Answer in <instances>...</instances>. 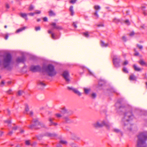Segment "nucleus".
<instances>
[{"mask_svg": "<svg viewBox=\"0 0 147 147\" xmlns=\"http://www.w3.org/2000/svg\"><path fill=\"white\" fill-rule=\"evenodd\" d=\"M43 20L44 21L47 22L48 20V19L47 17H45L43 18Z\"/></svg>", "mask_w": 147, "mask_h": 147, "instance_id": "58836bf2", "label": "nucleus"}, {"mask_svg": "<svg viewBox=\"0 0 147 147\" xmlns=\"http://www.w3.org/2000/svg\"><path fill=\"white\" fill-rule=\"evenodd\" d=\"M89 72L90 73V74H91V75H93V73L91 71H90V70H89Z\"/></svg>", "mask_w": 147, "mask_h": 147, "instance_id": "0e129e2a", "label": "nucleus"}, {"mask_svg": "<svg viewBox=\"0 0 147 147\" xmlns=\"http://www.w3.org/2000/svg\"><path fill=\"white\" fill-rule=\"evenodd\" d=\"M5 7L7 9H9V8L10 6L9 4L8 3H6L5 4Z\"/></svg>", "mask_w": 147, "mask_h": 147, "instance_id": "4c0bfd02", "label": "nucleus"}, {"mask_svg": "<svg viewBox=\"0 0 147 147\" xmlns=\"http://www.w3.org/2000/svg\"><path fill=\"white\" fill-rule=\"evenodd\" d=\"M42 72L46 73L50 77L54 76L57 74L54 66L51 64H49L44 67L42 69Z\"/></svg>", "mask_w": 147, "mask_h": 147, "instance_id": "7ed1b4c3", "label": "nucleus"}, {"mask_svg": "<svg viewBox=\"0 0 147 147\" xmlns=\"http://www.w3.org/2000/svg\"><path fill=\"white\" fill-rule=\"evenodd\" d=\"M82 34L86 37H88L89 36V35L88 32H84Z\"/></svg>", "mask_w": 147, "mask_h": 147, "instance_id": "4be33fe9", "label": "nucleus"}, {"mask_svg": "<svg viewBox=\"0 0 147 147\" xmlns=\"http://www.w3.org/2000/svg\"><path fill=\"white\" fill-rule=\"evenodd\" d=\"M33 121L34 123H36L38 122V121L36 119H34L33 120Z\"/></svg>", "mask_w": 147, "mask_h": 147, "instance_id": "4d7b16f0", "label": "nucleus"}, {"mask_svg": "<svg viewBox=\"0 0 147 147\" xmlns=\"http://www.w3.org/2000/svg\"><path fill=\"white\" fill-rule=\"evenodd\" d=\"M49 15L51 16H53L55 15V14L53 11L51 10L49 12Z\"/></svg>", "mask_w": 147, "mask_h": 147, "instance_id": "aec40b11", "label": "nucleus"}, {"mask_svg": "<svg viewBox=\"0 0 147 147\" xmlns=\"http://www.w3.org/2000/svg\"><path fill=\"white\" fill-rule=\"evenodd\" d=\"M7 111L8 113L9 114L10 113V111L9 110H7Z\"/></svg>", "mask_w": 147, "mask_h": 147, "instance_id": "69168bd1", "label": "nucleus"}, {"mask_svg": "<svg viewBox=\"0 0 147 147\" xmlns=\"http://www.w3.org/2000/svg\"><path fill=\"white\" fill-rule=\"evenodd\" d=\"M23 93V91L20 90L18 91L17 92L18 95L19 96H21Z\"/></svg>", "mask_w": 147, "mask_h": 147, "instance_id": "5701e85b", "label": "nucleus"}, {"mask_svg": "<svg viewBox=\"0 0 147 147\" xmlns=\"http://www.w3.org/2000/svg\"><path fill=\"white\" fill-rule=\"evenodd\" d=\"M94 8L95 10L94 14L97 18H98L99 17V15L98 14V12L100 10V7L99 5H95Z\"/></svg>", "mask_w": 147, "mask_h": 147, "instance_id": "6e6552de", "label": "nucleus"}, {"mask_svg": "<svg viewBox=\"0 0 147 147\" xmlns=\"http://www.w3.org/2000/svg\"><path fill=\"white\" fill-rule=\"evenodd\" d=\"M73 92L79 96H80L82 95L81 93L76 88H75Z\"/></svg>", "mask_w": 147, "mask_h": 147, "instance_id": "f8f14e48", "label": "nucleus"}, {"mask_svg": "<svg viewBox=\"0 0 147 147\" xmlns=\"http://www.w3.org/2000/svg\"><path fill=\"white\" fill-rule=\"evenodd\" d=\"M71 14L72 16H73L74 15V11H71Z\"/></svg>", "mask_w": 147, "mask_h": 147, "instance_id": "6e6d98bb", "label": "nucleus"}, {"mask_svg": "<svg viewBox=\"0 0 147 147\" xmlns=\"http://www.w3.org/2000/svg\"><path fill=\"white\" fill-rule=\"evenodd\" d=\"M39 84L42 87H45V84L42 82H40L39 83Z\"/></svg>", "mask_w": 147, "mask_h": 147, "instance_id": "bb28decb", "label": "nucleus"}, {"mask_svg": "<svg viewBox=\"0 0 147 147\" xmlns=\"http://www.w3.org/2000/svg\"><path fill=\"white\" fill-rule=\"evenodd\" d=\"M8 38V36L7 35H6L5 36V39H6V40H7Z\"/></svg>", "mask_w": 147, "mask_h": 147, "instance_id": "bf43d9fd", "label": "nucleus"}, {"mask_svg": "<svg viewBox=\"0 0 147 147\" xmlns=\"http://www.w3.org/2000/svg\"><path fill=\"white\" fill-rule=\"evenodd\" d=\"M35 14H40L41 13V11L39 10H37L36 11L34 12Z\"/></svg>", "mask_w": 147, "mask_h": 147, "instance_id": "37998d69", "label": "nucleus"}, {"mask_svg": "<svg viewBox=\"0 0 147 147\" xmlns=\"http://www.w3.org/2000/svg\"><path fill=\"white\" fill-rule=\"evenodd\" d=\"M34 14H35L34 13H29L28 14V15H29L30 16H33L34 15Z\"/></svg>", "mask_w": 147, "mask_h": 147, "instance_id": "a19ab883", "label": "nucleus"}, {"mask_svg": "<svg viewBox=\"0 0 147 147\" xmlns=\"http://www.w3.org/2000/svg\"><path fill=\"white\" fill-rule=\"evenodd\" d=\"M51 25L53 27L54 29H56L59 30H61L62 29V28L61 27L57 26L55 23H52L51 24Z\"/></svg>", "mask_w": 147, "mask_h": 147, "instance_id": "1a4fd4ad", "label": "nucleus"}, {"mask_svg": "<svg viewBox=\"0 0 147 147\" xmlns=\"http://www.w3.org/2000/svg\"><path fill=\"white\" fill-rule=\"evenodd\" d=\"M23 59L22 58H18L16 60V62L17 63H20L23 62Z\"/></svg>", "mask_w": 147, "mask_h": 147, "instance_id": "412c9836", "label": "nucleus"}, {"mask_svg": "<svg viewBox=\"0 0 147 147\" xmlns=\"http://www.w3.org/2000/svg\"><path fill=\"white\" fill-rule=\"evenodd\" d=\"M12 131H11V132H10L9 133V134H12Z\"/></svg>", "mask_w": 147, "mask_h": 147, "instance_id": "774afa93", "label": "nucleus"}, {"mask_svg": "<svg viewBox=\"0 0 147 147\" xmlns=\"http://www.w3.org/2000/svg\"><path fill=\"white\" fill-rule=\"evenodd\" d=\"M141 27H142V28L144 29L145 28V26L144 25H143L142 26H141Z\"/></svg>", "mask_w": 147, "mask_h": 147, "instance_id": "e2e57ef3", "label": "nucleus"}, {"mask_svg": "<svg viewBox=\"0 0 147 147\" xmlns=\"http://www.w3.org/2000/svg\"><path fill=\"white\" fill-rule=\"evenodd\" d=\"M62 75L66 81L69 82L70 79L69 78V75L68 72L67 71H65L63 72Z\"/></svg>", "mask_w": 147, "mask_h": 147, "instance_id": "0eeeda50", "label": "nucleus"}, {"mask_svg": "<svg viewBox=\"0 0 147 147\" xmlns=\"http://www.w3.org/2000/svg\"><path fill=\"white\" fill-rule=\"evenodd\" d=\"M65 119L66 121H68L69 120V119L67 117H65Z\"/></svg>", "mask_w": 147, "mask_h": 147, "instance_id": "680f3d73", "label": "nucleus"}, {"mask_svg": "<svg viewBox=\"0 0 147 147\" xmlns=\"http://www.w3.org/2000/svg\"><path fill=\"white\" fill-rule=\"evenodd\" d=\"M125 23H127V24L128 25H129L130 24V23L129 21V20H125Z\"/></svg>", "mask_w": 147, "mask_h": 147, "instance_id": "a18cd8bd", "label": "nucleus"}, {"mask_svg": "<svg viewBox=\"0 0 147 147\" xmlns=\"http://www.w3.org/2000/svg\"><path fill=\"white\" fill-rule=\"evenodd\" d=\"M11 59V56L9 54H7L1 57L0 59V68L2 69L3 67L6 68H8L10 64Z\"/></svg>", "mask_w": 147, "mask_h": 147, "instance_id": "f03ea898", "label": "nucleus"}, {"mask_svg": "<svg viewBox=\"0 0 147 147\" xmlns=\"http://www.w3.org/2000/svg\"><path fill=\"white\" fill-rule=\"evenodd\" d=\"M134 32H131V33H130L129 34V36H132L133 35H134Z\"/></svg>", "mask_w": 147, "mask_h": 147, "instance_id": "c03bdc74", "label": "nucleus"}, {"mask_svg": "<svg viewBox=\"0 0 147 147\" xmlns=\"http://www.w3.org/2000/svg\"><path fill=\"white\" fill-rule=\"evenodd\" d=\"M136 79V76L134 75H131L130 76L129 79L132 80H135Z\"/></svg>", "mask_w": 147, "mask_h": 147, "instance_id": "f3484780", "label": "nucleus"}, {"mask_svg": "<svg viewBox=\"0 0 147 147\" xmlns=\"http://www.w3.org/2000/svg\"><path fill=\"white\" fill-rule=\"evenodd\" d=\"M20 130V132L23 133L24 132V131L22 129L20 128H19Z\"/></svg>", "mask_w": 147, "mask_h": 147, "instance_id": "13d9d810", "label": "nucleus"}, {"mask_svg": "<svg viewBox=\"0 0 147 147\" xmlns=\"http://www.w3.org/2000/svg\"><path fill=\"white\" fill-rule=\"evenodd\" d=\"M147 132L140 134L138 136L136 147H147Z\"/></svg>", "mask_w": 147, "mask_h": 147, "instance_id": "f257e3e1", "label": "nucleus"}, {"mask_svg": "<svg viewBox=\"0 0 147 147\" xmlns=\"http://www.w3.org/2000/svg\"><path fill=\"white\" fill-rule=\"evenodd\" d=\"M26 144V145H29L30 144V141L29 140H26L25 142Z\"/></svg>", "mask_w": 147, "mask_h": 147, "instance_id": "72a5a7b5", "label": "nucleus"}, {"mask_svg": "<svg viewBox=\"0 0 147 147\" xmlns=\"http://www.w3.org/2000/svg\"><path fill=\"white\" fill-rule=\"evenodd\" d=\"M11 90H9L7 91V93L9 94H11Z\"/></svg>", "mask_w": 147, "mask_h": 147, "instance_id": "864d4df0", "label": "nucleus"}, {"mask_svg": "<svg viewBox=\"0 0 147 147\" xmlns=\"http://www.w3.org/2000/svg\"><path fill=\"white\" fill-rule=\"evenodd\" d=\"M26 28V26L23 27L22 28H20L18 29L16 31V33H18L21 31H22L23 30H24Z\"/></svg>", "mask_w": 147, "mask_h": 147, "instance_id": "dca6fc26", "label": "nucleus"}, {"mask_svg": "<svg viewBox=\"0 0 147 147\" xmlns=\"http://www.w3.org/2000/svg\"><path fill=\"white\" fill-rule=\"evenodd\" d=\"M34 9V7L32 5H31L29 7V10L30 11H32Z\"/></svg>", "mask_w": 147, "mask_h": 147, "instance_id": "c85d7f7f", "label": "nucleus"}, {"mask_svg": "<svg viewBox=\"0 0 147 147\" xmlns=\"http://www.w3.org/2000/svg\"><path fill=\"white\" fill-rule=\"evenodd\" d=\"M23 18L26 17V20H27V18H26L27 15L25 13H21L19 14Z\"/></svg>", "mask_w": 147, "mask_h": 147, "instance_id": "a211bd4d", "label": "nucleus"}, {"mask_svg": "<svg viewBox=\"0 0 147 147\" xmlns=\"http://www.w3.org/2000/svg\"><path fill=\"white\" fill-rule=\"evenodd\" d=\"M51 37L52 38L54 39H55L56 38L55 36V34L54 33H52L51 34Z\"/></svg>", "mask_w": 147, "mask_h": 147, "instance_id": "c9c22d12", "label": "nucleus"}, {"mask_svg": "<svg viewBox=\"0 0 147 147\" xmlns=\"http://www.w3.org/2000/svg\"><path fill=\"white\" fill-rule=\"evenodd\" d=\"M120 59L116 57H114L113 59V62L114 65L117 67L119 66V63L120 62Z\"/></svg>", "mask_w": 147, "mask_h": 147, "instance_id": "423d86ee", "label": "nucleus"}, {"mask_svg": "<svg viewBox=\"0 0 147 147\" xmlns=\"http://www.w3.org/2000/svg\"><path fill=\"white\" fill-rule=\"evenodd\" d=\"M67 89L70 90H71L73 92H74L75 88H74L72 87H67Z\"/></svg>", "mask_w": 147, "mask_h": 147, "instance_id": "393cba45", "label": "nucleus"}, {"mask_svg": "<svg viewBox=\"0 0 147 147\" xmlns=\"http://www.w3.org/2000/svg\"><path fill=\"white\" fill-rule=\"evenodd\" d=\"M30 114L31 115H33V112L32 111H31L30 112Z\"/></svg>", "mask_w": 147, "mask_h": 147, "instance_id": "052dcab7", "label": "nucleus"}, {"mask_svg": "<svg viewBox=\"0 0 147 147\" xmlns=\"http://www.w3.org/2000/svg\"><path fill=\"white\" fill-rule=\"evenodd\" d=\"M77 1V0H70L69 2L70 3L74 4Z\"/></svg>", "mask_w": 147, "mask_h": 147, "instance_id": "c756f323", "label": "nucleus"}, {"mask_svg": "<svg viewBox=\"0 0 147 147\" xmlns=\"http://www.w3.org/2000/svg\"><path fill=\"white\" fill-rule=\"evenodd\" d=\"M54 120V119L53 118L50 117L49 118V120L50 122V125H57V124L56 123H54L53 122V121Z\"/></svg>", "mask_w": 147, "mask_h": 147, "instance_id": "4468645a", "label": "nucleus"}, {"mask_svg": "<svg viewBox=\"0 0 147 147\" xmlns=\"http://www.w3.org/2000/svg\"><path fill=\"white\" fill-rule=\"evenodd\" d=\"M105 125L109 126V125L104 121H102L101 123L97 122L93 124L94 126L96 128L101 127Z\"/></svg>", "mask_w": 147, "mask_h": 147, "instance_id": "39448f33", "label": "nucleus"}, {"mask_svg": "<svg viewBox=\"0 0 147 147\" xmlns=\"http://www.w3.org/2000/svg\"><path fill=\"white\" fill-rule=\"evenodd\" d=\"M18 128H19L17 126H15L14 127H13L12 128V129L13 130H16V129H17Z\"/></svg>", "mask_w": 147, "mask_h": 147, "instance_id": "79ce46f5", "label": "nucleus"}, {"mask_svg": "<svg viewBox=\"0 0 147 147\" xmlns=\"http://www.w3.org/2000/svg\"><path fill=\"white\" fill-rule=\"evenodd\" d=\"M141 8L143 11H145V9L146 8V7L145 6L142 7Z\"/></svg>", "mask_w": 147, "mask_h": 147, "instance_id": "de8ad7c7", "label": "nucleus"}, {"mask_svg": "<svg viewBox=\"0 0 147 147\" xmlns=\"http://www.w3.org/2000/svg\"><path fill=\"white\" fill-rule=\"evenodd\" d=\"M73 24V25L75 28H77V26L76 24V23L74 22Z\"/></svg>", "mask_w": 147, "mask_h": 147, "instance_id": "09e8293b", "label": "nucleus"}, {"mask_svg": "<svg viewBox=\"0 0 147 147\" xmlns=\"http://www.w3.org/2000/svg\"><path fill=\"white\" fill-rule=\"evenodd\" d=\"M104 25L103 24H98L97 25V26L99 27H103L104 26Z\"/></svg>", "mask_w": 147, "mask_h": 147, "instance_id": "8fccbe9b", "label": "nucleus"}, {"mask_svg": "<svg viewBox=\"0 0 147 147\" xmlns=\"http://www.w3.org/2000/svg\"><path fill=\"white\" fill-rule=\"evenodd\" d=\"M137 47L140 49L142 50L143 48V47L142 45L139 44H137Z\"/></svg>", "mask_w": 147, "mask_h": 147, "instance_id": "a878e982", "label": "nucleus"}, {"mask_svg": "<svg viewBox=\"0 0 147 147\" xmlns=\"http://www.w3.org/2000/svg\"><path fill=\"white\" fill-rule=\"evenodd\" d=\"M133 67L134 69L137 71H140L141 69L138 66L134 64L133 65Z\"/></svg>", "mask_w": 147, "mask_h": 147, "instance_id": "ddd939ff", "label": "nucleus"}, {"mask_svg": "<svg viewBox=\"0 0 147 147\" xmlns=\"http://www.w3.org/2000/svg\"><path fill=\"white\" fill-rule=\"evenodd\" d=\"M40 28L39 26H38L35 27V30L36 31L40 30Z\"/></svg>", "mask_w": 147, "mask_h": 147, "instance_id": "e433bc0d", "label": "nucleus"}, {"mask_svg": "<svg viewBox=\"0 0 147 147\" xmlns=\"http://www.w3.org/2000/svg\"><path fill=\"white\" fill-rule=\"evenodd\" d=\"M84 91L85 93L86 94H88L89 92L90 91V89H87L86 88H84Z\"/></svg>", "mask_w": 147, "mask_h": 147, "instance_id": "b1692460", "label": "nucleus"}, {"mask_svg": "<svg viewBox=\"0 0 147 147\" xmlns=\"http://www.w3.org/2000/svg\"><path fill=\"white\" fill-rule=\"evenodd\" d=\"M134 51L136 52V53L134 54V55L135 56H138L139 55V53L136 51V49H134Z\"/></svg>", "mask_w": 147, "mask_h": 147, "instance_id": "7c9ffc66", "label": "nucleus"}, {"mask_svg": "<svg viewBox=\"0 0 147 147\" xmlns=\"http://www.w3.org/2000/svg\"><path fill=\"white\" fill-rule=\"evenodd\" d=\"M114 130L115 131L117 132H118L119 131V130L117 129H115Z\"/></svg>", "mask_w": 147, "mask_h": 147, "instance_id": "5fc2aeb1", "label": "nucleus"}, {"mask_svg": "<svg viewBox=\"0 0 147 147\" xmlns=\"http://www.w3.org/2000/svg\"><path fill=\"white\" fill-rule=\"evenodd\" d=\"M122 39L124 40L125 41L126 40V37L125 36H123L122 37Z\"/></svg>", "mask_w": 147, "mask_h": 147, "instance_id": "603ef678", "label": "nucleus"}, {"mask_svg": "<svg viewBox=\"0 0 147 147\" xmlns=\"http://www.w3.org/2000/svg\"><path fill=\"white\" fill-rule=\"evenodd\" d=\"M138 63L142 66H145L147 67V63L143 59H140L138 61Z\"/></svg>", "mask_w": 147, "mask_h": 147, "instance_id": "9d476101", "label": "nucleus"}, {"mask_svg": "<svg viewBox=\"0 0 147 147\" xmlns=\"http://www.w3.org/2000/svg\"><path fill=\"white\" fill-rule=\"evenodd\" d=\"M96 94L95 93H93L92 94V98H94L96 97Z\"/></svg>", "mask_w": 147, "mask_h": 147, "instance_id": "473e14b6", "label": "nucleus"}, {"mask_svg": "<svg viewBox=\"0 0 147 147\" xmlns=\"http://www.w3.org/2000/svg\"><path fill=\"white\" fill-rule=\"evenodd\" d=\"M39 68L38 66H32L30 67V70L33 72L36 71Z\"/></svg>", "mask_w": 147, "mask_h": 147, "instance_id": "9b49d317", "label": "nucleus"}, {"mask_svg": "<svg viewBox=\"0 0 147 147\" xmlns=\"http://www.w3.org/2000/svg\"><path fill=\"white\" fill-rule=\"evenodd\" d=\"M56 116L58 117H61V115L60 114L57 113L56 114Z\"/></svg>", "mask_w": 147, "mask_h": 147, "instance_id": "ea45409f", "label": "nucleus"}, {"mask_svg": "<svg viewBox=\"0 0 147 147\" xmlns=\"http://www.w3.org/2000/svg\"><path fill=\"white\" fill-rule=\"evenodd\" d=\"M133 115L131 112L129 111L125 113L124 118L125 122L126 121L128 122V121L131 120L133 117Z\"/></svg>", "mask_w": 147, "mask_h": 147, "instance_id": "20e7f679", "label": "nucleus"}, {"mask_svg": "<svg viewBox=\"0 0 147 147\" xmlns=\"http://www.w3.org/2000/svg\"><path fill=\"white\" fill-rule=\"evenodd\" d=\"M128 62L126 60L123 63V65H127L128 64Z\"/></svg>", "mask_w": 147, "mask_h": 147, "instance_id": "f704fd0d", "label": "nucleus"}, {"mask_svg": "<svg viewBox=\"0 0 147 147\" xmlns=\"http://www.w3.org/2000/svg\"><path fill=\"white\" fill-rule=\"evenodd\" d=\"M48 32L49 34H52V33H53L51 30H48Z\"/></svg>", "mask_w": 147, "mask_h": 147, "instance_id": "3c124183", "label": "nucleus"}, {"mask_svg": "<svg viewBox=\"0 0 147 147\" xmlns=\"http://www.w3.org/2000/svg\"><path fill=\"white\" fill-rule=\"evenodd\" d=\"M69 10L70 12L74 11L73 6H70V8H69Z\"/></svg>", "mask_w": 147, "mask_h": 147, "instance_id": "2f4dec72", "label": "nucleus"}, {"mask_svg": "<svg viewBox=\"0 0 147 147\" xmlns=\"http://www.w3.org/2000/svg\"><path fill=\"white\" fill-rule=\"evenodd\" d=\"M60 143L61 144L66 145L67 144V142L65 140H61L60 141Z\"/></svg>", "mask_w": 147, "mask_h": 147, "instance_id": "6ab92c4d", "label": "nucleus"}, {"mask_svg": "<svg viewBox=\"0 0 147 147\" xmlns=\"http://www.w3.org/2000/svg\"><path fill=\"white\" fill-rule=\"evenodd\" d=\"M29 109L28 106H27L26 107L25 110L26 111H29Z\"/></svg>", "mask_w": 147, "mask_h": 147, "instance_id": "49530a36", "label": "nucleus"}, {"mask_svg": "<svg viewBox=\"0 0 147 147\" xmlns=\"http://www.w3.org/2000/svg\"><path fill=\"white\" fill-rule=\"evenodd\" d=\"M123 71L125 73H128V72L127 69L125 67H124L123 68Z\"/></svg>", "mask_w": 147, "mask_h": 147, "instance_id": "cd10ccee", "label": "nucleus"}, {"mask_svg": "<svg viewBox=\"0 0 147 147\" xmlns=\"http://www.w3.org/2000/svg\"><path fill=\"white\" fill-rule=\"evenodd\" d=\"M144 12H143V13L145 15H146V13L145 12V11H143Z\"/></svg>", "mask_w": 147, "mask_h": 147, "instance_id": "338daca9", "label": "nucleus"}, {"mask_svg": "<svg viewBox=\"0 0 147 147\" xmlns=\"http://www.w3.org/2000/svg\"><path fill=\"white\" fill-rule=\"evenodd\" d=\"M109 45L108 43H105L103 41H101V45L102 47H106L108 46Z\"/></svg>", "mask_w": 147, "mask_h": 147, "instance_id": "2eb2a0df", "label": "nucleus"}]
</instances>
